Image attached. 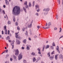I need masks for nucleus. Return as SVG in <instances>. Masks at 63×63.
Wrapping results in <instances>:
<instances>
[{
  "label": "nucleus",
  "mask_w": 63,
  "mask_h": 63,
  "mask_svg": "<svg viewBox=\"0 0 63 63\" xmlns=\"http://www.w3.org/2000/svg\"><path fill=\"white\" fill-rule=\"evenodd\" d=\"M20 7L17 6H16L14 7L12 11V14L16 16L18 15L20 12Z\"/></svg>",
  "instance_id": "1"
},
{
  "label": "nucleus",
  "mask_w": 63,
  "mask_h": 63,
  "mask_svg": "<svg viewBox=\"0 0 63 63\" xmlns=\"http://www.w3.org/2000/svg\"><path fill=\"white\" fill-rule=\"evenodd\" d=\"M18 33H15L16 38H18V39H21V37L19 36V35H18Z\"/></svg>",
  "instance_id": "2"
},
{
  "label": "nucleus",
  "mask_w": 63,
  "mask_h": 63,
  "mask_svg": "<svg viewBox=\"0 0 63 63\" xmlns=\"http://www.w3.org/2000/svg\"><path fill=\"white\" fill-rule=\"evenodd\" d=\"M15 51V52L16 55H18L19 54V51L18 49H15L14 50Z\"/></svg>",
  "instance_id": "3"
},
{
  "label": "nucleus",
  "mask_w": 63,
  "mask_h": 63,
  "mask_svg": "<svg viewBox=\"0 0 63 63\" xmlns=\"http://www.w3.org/2000/svg\"><path fill=\"white\" fill-rule=\"evenodd\" d=\"M18 60H20L22 58V55H21V54H20V55L18 56Z\"/></svg>",
  "instance_id": "4"
},
{
  "label": "nucleus",
  "mask_w": 63,
  "mask_h": 63,
  "mask_svg": "<svg viewBox=\"0 0 63 63\" xmlns=\"http://www.w3.org/2000/svg\"><path fill=\"white\" fill-rule=\"evenodd\" d=\"M5 3L7 5H8L9 4V2L7 1V0H5Z\"/></svg>",
  "instance_id": "5"
},
{
  "label": "nucleus",
  "mask_w": 63,
  "mask_h": 63,
  "mask_svg": "<svg viewBox=\"0 0 63 63\" xmlns=\"http://www.w3.org/2000/svg\"><path fill=\"white\" fill-rule=\"evenodd\" d=\"M32 22H31V23L30 24V25H29V24H28V27L29 28H31V27H32Z\"/></svg>",
  "instance_id": "6"
},
{
  "label": "nucleus",
  "mask_w": 63,
  "mask_h": 63,
  "mask_svg": "<svg viewBox=\"0 0 63 63\" xmlns=\"http://www.w3.org/2000/svg\"><path fill=\"white\" fill-rule=\"evenodd\" d=\"M16 42L18 45H19L20 43V42L18 40H16Z\"/></svg>",
  "instance_id": "7"
},
{
  "label": "nucleus",
  "mask_w": 63,
  "mask_h": 63,
  "mask_svg": "<svg viewBox=\"0 0 63 63\" xmlns=\"http://www.w3.org/2000/svg\"><path fill=\"white\" fill-rule=\"evenodd\" d=\"M54 58V56H51L50 57V60H52Z\"/></svg>",
  "instance_id": "8"
},
{
  "label": "nucleus",
  "mask_w": 63,
  "mask_h": 63,
  "mask_svg": "<svg viewBox=\"0 0 63 63\" xmlns=\"http://www.w3.org/2000/svg\"><path fill=\"white\" fill-rule=\"evenodd\" d=\"M59 55L58 54L57 55H55V58L56 60H57V56H58Z\"/></svg>",
  "instance_id": "9"
},
{
  "label": "nucleus",
  "mask_w": 63,
  "mask_h": 63,
  "mask_svg": "<svg viewBox=\"0 0 63 63\" xmlns=\"http://www.w3.org/2000/svg\"><path fill=\"white\" fill-rule=\"evenodd\" d=\"M29 7H30L32 6V5L31 4V2H30L29 4Z\"/></svg>",
  "instance_id": "10"
},
{
  "label": "nucleus",
  "mask_w": 63,
  "mask_h": 63,
  "mask_svg": "<svg viewBox=\"0 0 63 63\" xmlns=\"http://www.w3.org/2000/svg\"><path fill=\"white\" fill-rule=\"evenodd\" d=\"M49 47V45H48L46 46V49H47V48H48Z\"/></svg>",
  "instance_id": "11"
},
{
  "label": "nucleus",
  "mask_w": 63,
  "mask_h": 63,
  "mask_svg": "<svg viewBox=\"0 0 63 63\" xmlns=\"http://www.w3.org/2000/svg\"><path fill=\"white\" fill-rule=\"evenodd\" d=\"M49 11V9H48V10H47L46 9H44L43 10V11Z\"/></svg>",
  "instance_id": "12"
},
{
  "label": "nucleus",
  "mask_w": 63,
  "mask_h": 63,
  "mask_svg": "<svg viewBox=\"0 0 63 63\" xmlns=\"http://www.w3.org/2000/svg\"><path fill=\"white\" fill-rule=\"evenodd\" d=\"M23 9L24 11H25V13H26V8H25V7H23Z\"/></svg>",
  "instance_id": "13"
},
{
  "label": "nucleus",
  "mask_w": 63,
  "mask_h": 63,
  "mask_svg": "<svg viewBox=\"0 0 63 63\" xmlns=\"http://www.w3.org/2000/svg\"><path fill=\"white\" fill-rule=\"evenodd\" d=\"M26 39H24V40L23 41V42L24 44H26Z\"/></svg>",
  "instance_id": "14"
},
{
  "label": "nucleus",
  "mask_w": 63,
  "mask_h": 63,
  "mask_svg": "<svg viewBox=\"0 0 63 63\" xmlns=\"http://www.w3.org/2000/svg\"><path fill=\"white\" fill-rule=\"evenodd\" d=\"M59 57L61 58H63V56L61 54L59 55Z\"/></svg>",
  "instance_id": "15"
},
{
  "label": "nucleus",
  "mask_w": 63,
  "mask_h": 63,
  "mask_svg": "<svg viewBox=\"0 0 63 63\" xmlns=\"http://www.w3.org/2000/svg\"><path fill=\"white\" fill-rule=\"evenodd\" d=\"M31 55H32L33 56H34L35 55V54L34 52H33L31 53Z\"/></svg>",
  "instance_id": "16"
},
{
  "label": "nucleus",
  "mask_w": 63,
  "mask_h": 63,
  "mask_svg": "<svg viewBox=\"0 0 63 63\" xmlns=\"http://www.w3.org/2000/svg\"><path fill=\"white\" fill-rule=\"evenodd\" d=\"M39 5H35L36 9H37V8H38V9H39Z\"/></svg>",
  "instance_id": "17"
},
{
  "label": "nucleus",
  "mask_w": 63,
  "mask_h": 63,
  "mask_svg": "<svg viewBox=\"0 0 63 63\" xmlns=\"http://www.w3.org/2000/svg\"><path fill=\"white\" fill-rule=\"evenodd\" d=\"M24 5H27V2L26 1H25L24 3Z\"/></svg>",
  "instance_id": "18"
},
{
  "label": "nucleus",
  "mask_w": 63,
  "mask_h": 63,
  "mask_svg": "<svg viewBox=\"0 0 63 63\" xmlns=\"http://www.w3.org/2000/svg\"><path fill=\"white\" fill-rule=\"evenodd\" d=\"M5 34H7V30H6L5 31Z\"/></svg>",
  "instance_id": "19"
},
{
  "label": "nucleus",
  "mask_w": 63,
  "mask_h": 63,
  "mask_svg": "<svg viewBox=\"0 0 63 63\" xmlns=\"http://www.w3.org/2000/svg\"><path fill=\"white\" fill-rule=\"evenodd\" d=\"M51 25V22H49L48 24V26H50V25Z\"/></svg>",
  "instance_id": "20"
},
{
  "label": "nucleus",
  "mask_w": 63,
  "mask_h": 63,
  "mask_svg": "<svg viewBox=\"0 0 63 63\" xmlns=\"http://www.w3.org/2000/svg\"><path fill=\"white\" fill-rule=\"evenodd\" d=\"M50 52H49L47 54V55H48L49 57H50Z\"/></svg>",
  "instance_id": "21"
},
{
  "label": "nucleus",
  "mask_w": 63,
  "mask_h": 63,
  "mask_svg": "<svg viewBox=\"0 0 63 63\" xmlns=\"http://www.w3.org/2000/svg\"><path fill=\"white\" fill-rule=\"evenodd\" d=\"M33 62H35V61H36V59L35 58H34L33 59Z\"/></svg>",
  "instance_id": "22"
},
{
  "label": "nucleus",
  "mask_w": 63,
  "mask_h": 63,
  "mask_svg": "<svg viewBox=\"0 0 63 63\" xmlns=\"http://www.w3.org/2000/svg\"><path fill=\"white\" fill-rule=\"evenodd\" d=\"M8 24H11V22L10 21H9L8 22Z\"/></svg>",
  "instance_id": "23"
},
{
  "label": "nucleus",
  "mask_w": 63,
  "mask_h": 63,
  "mask_svg": "<svg viewBox=\"0 0 63 63\" xmlns=\"http://www.w3.org/2000/svg\"><path fill=\"white\" fill-rule=\"evenodd\" d=\"M30 49V48H29V47L28 46H27V50H29Z\"/></svg>",
  "instance_id": "24"
},
{
  "label": "nucleus",
  "mask_w": 63,
  "mask_h": 63,
  "mask_svg": "<svg viewBox=\"0 0 63 63\" xmlns=\"http://www.w3.org/2000/svg\"><path fill=\"white\" fill-rule=\"evenodd\" d=\"M25 7L26 9H27V8H28V5H26Z\"/></svg>",
  "instance_id": "25"
},
{
  "label": "nucleus",
  "mask_w": 63,
  "mask_h": 63,
  "mask_svg": "<svg viewBox=\"0 0 63 63\" xmlns=\"http://www.w3.org/2000/svg\"><path fill=\"white\" fill-rule=\"evenodd\" d=\"M25 35H28V32H27V31H26V33H25Z\"/></svg>",
  "instance_id": "26"
},
{
  "label": "nucleus",
  "mask_w": 63,
  "mask_h": 63,
  "mask_svg": "<svg viewBox=\"0 0 63 63\" xmlns=\"http://www.w3.org/2000/svg\"><path fill=\"white\" fill-rule=\"evenodd\" d=\"M52 45L54 47H55V43H54V42H53V43Z\"/></svg>",
  "instance_id": "27"
},
{
  "label": "nucleus",
  "mask_w": 63,
  "mask_h": 63,
  "mask_svg": "<svg viewBox=\"0 0 63 63\" xmlns=\"http://www.w3.org/2000/svg\"><path fill=\"white\" fill-rule=\"evenodd\" d=\"M56 49L57 50H59V47H58V46H57Z\"/></svg>",
  "instance_id": "28"
},
{
  "label": "nucleus",
  "mask_w": 63,
  "mask_h": 63,
  "mask_svg": "<svg viewBox=\"0 0 63 63\" xmlns=\"http://www.w3.org/2000/svg\"><path fill=\"white\" fill-rule=\"evenodd\" d=\"M50 27H49V26H48V27H46V28H44V29H48V28H49Z\"/></svg>",
  "instance_id": "29"
},
{
  "label": "nucleus",
  "mask_w": 63,
  "mask_h": 63,
  "mask_svg": "<svg viewBox=\"0 0 63 63\" xmlns=\"http://www.w3.org/2000/svg\"><path fill=\"white\" fill-rule=\"evenodd\" d=\"M7 28V26H4V29L5 30H6V28Z\"/></svg>",
  "instance_id": "30"
},
{
  "label": "nucleus",
  "mask_w": 63,
  "mask_h": 63,
  "mask_svg": "<svg viewBox=\"0 0 63 63\" xmlns=\"http://www.w3.org/2000/svg\"><path fill=\"white\" fill-rule=\"evenodd\" d=\"M57 2L59 3V4H60V0H58Z\"/></svg>",
  "instance_id": "31"
},
{
  "label": "nucleus",
  "mask_w": 63,
  "mask_h": 63,
  "mask_svg": "<svg viewBox=\"0 0 63 63\" xmlns=\"http://www.w3.org/2000/svg\"><path fill=\"white\" fill-rule=\"evenodd\" d=\"M34 3H35V1H34L33 2V5H32L33 7H34Z\"/></svg>",
  "instance_id": "32"
},
{
  "label": "nucleus",
  "mask_w": 63,
  "mask_h": 63,
  "mask_svg": "<svg viewBox=\"0 0 63 63\" xmlns=\"http://www.w3.org/2000/svg\"><path fill=\"white\" fill-rule=\"evenodd\" d=\"M17 30H20V29H19V27H17Z\"/></svg>",
  "instance_id": "33"
},
{
  "label": "nucleus",
  "mask_w": 63,
  "mask_h": 63,
  "mask_svg": "<svg viewBox=\"0 0 63 63\" xmlns=\"http://www.w3.org/2000/svg\"><path fill=\"white\" fill-rule=\"evenodd\" d=\"M13 20L14 21H16V19H15V17H14Z\"/></svg>",
  "instance_id": "34"
},
{
  "label": "nucleus",
  "mask_w": 63,
  "mask_h": 63,
  "mask_svg": "<svg viewBox=\"0 0 63 63\" xmlns=\"http://www.w3.org/2000/svg\"><path fill=\"white\" fill-rule=\"evenodd\" d=\"M23 62L24 63H26V61L25 60H23Z\"/></svg>",
  "instance_id": "35"
},
{
  "label": "nucleus",
  "mask_w": 63,
  "mask_h": 63,
  "mask_svg": "<svg viewBox=\"0 0 63 63\" xmlns=\"http://www.w3.org/2000/svg\"><path fill=\"white\" fill-rule=\"evenodd\" d=\"M10 30H8V35H9V34H10Z\"/></svg>",
  "instance_id": "36"
},
{
  "label": "nucleus",
  "mask_w": 63,
  "mask_h": 63,
  "mask_svg": "<svg viewBox=\"0 0 63 63\" xmlns=\"http://www.w3.org/2000/svg\"><path fill=\"white\" fill-rule=\"evenodd\" d=\"M2 12H3V13L5 15V11H4V10H3L2 11Z\"/></svg>",
  "instance_id": "37"
},
{
  "label": "nucleus",
  "mask_w": 63,
  "mask_h": 63,
  "mask_svg": "<svg viewBox=\"0 0 63 63\" xmlns=\"http://www.w3.org/2000/svg\"><path fill=\"white\" fill-rule=\"evenodd\" d=\"M62 31V29H61V28H60V31H59V32H61Z\"/></svg>",
  "instance_id": "38"
},
{
  "label": "nucleus",
  "mask_w": 63,
  "mask_h": 63,
  "mask_svg": "<svg viewBox=\"0 0 63 63\" xmlns=\"http://www.w3.org/2000/svg\"><path fill=\"white\" fill-rule=\"evenodd\" d=\"M37 50L38 51H41V50L40 49V48H38L37 49Z\"/></svg>",
  "instance_id": "39"
},
{
  "label": "nucleus",
  "mask_w": 63,
  "mask_h": 63,
  "mask_svg": "<svg viewBox=\"0 0 63 63\" xmlns=\"http://www.w3.org/2000/svg\"><path fill=\"white\" fill-rule=\"evenodd\" d=\"M22 30L23 31H24L25 30V28H22Z\"/></svg>",
  "instance_id": "40"
},
{
  "label": "nucleus",
  "mask_w": 63,
  "mask_h": 63,
  "mask_svg": "<svg viewBox=\"0 0 63 63\" xmlns=\"http://www.w3.org/2000/svg\"><path fill=\"white\" fill-rule=\"evenodd\" d=\"M4 33V31H2V34L3 35Z\"/></svg>",
  "instance_id": "41"
},
{
  "label": "nucleus",
  "mask_w": 63,
  "mask_h": 63,
  "mask_svg": "<svg viewBox=\"0 0 63 63\" xmlns=\"http://www.w3.org/2000/svg\"><path fill=\"white\" fill-rule=\"evenodd\" d=\"M54 51H53V52L51 53V54H54Z\"/></svg>",
  "instance_id": "42"
},
{
  "label": "nucleus",
  "mask_w": 63,
  "mask_h": 63,
  "mask_svg": "<svg viewBox=\"0 0 63 63\" xmlns=\"http://www.w3.org/2000/svg\"><path fill=\"white\" fill-rule=\"evenodd\" d=\"M38 53L40 54H41V51H40L38 52Z\"/></svg>",
  "instance_id": "43"
},
{
  "label": "nucleus",
  "mask_w": 63,
  "mask_h": 63,
  "mask_svg": "<svg viewBox=\"0 0 63 63\" xmlns=\"http://www.w3.org/2000/svg\"><path fill=\"white\" fill-rule=\"evenodd\" d=\"M13 57H14V59H16V56H14Z\"/></svg>",
  "instance_id": "44"
},
{
  "label": "nucleus",
  "mask_w": 63,
  "mask_h": 63,
  "mask_svg": "<svg viewBox=\"0 0 63 63\" xmlns=\"http://www.w3.org/2000/svg\"><path fill=\"white\" fill-rule=\"evenodd\" d=\"M14 45H13L12 46V49H13L14 48Z\"/></svg>",
  "instance_id": "45"
},
{
  "label": "nucleus",
  "mask_w": 63,
  "mask_h": 63,
  "mask_svg": "<svg viewBox=\"0 0 63 63\" xmlns=\"http://www.w3.org/2000/svg\"><path fill=\"white\" fill-rule=\"evenodd\" d=\"M18 24L17 22H16V25H17H17H18Z\"/></svg>",
  "instance_id": "46"
},
{
  "label": "nucleus",
  "mask_w": 63,
  "mask_h": 63,
  "mask_svg": "<svg viewBox=\"0 0 63 63\" xmlns=\"http://www.w3.org/2000/svg\"><path fill=\"white\" fill-rule=\"evenodd\" d=\"M51 49H53V48H54L52 46H51Z\"/></svg>",
  "instance_id": "47"
},
{
  "label": "nucleus",
  "mask_w": 63,
  "mask_h": 63,
  "mask_svg": "<svg viewBox=\"0 0 63 63\" xmlns=\"http://www.w3.org/2000/svg\"><path fill=\"white\" fill-rule=\"evenodd\" d=\"M10 60L11 61H13V59L12 58H11L10 59Z\"/></svg>",
  "instance_id": "48"
},
{
  "label": "nucleus",
  "mask_w": 63,
  "mask_h": 63,
  "mask_svg": "<svg viewBox=\"0 0 63 63\" xmlns=\"http://www.w3.org/2000/svg\"><path fill=\"white\" fill-rule=\"evenodd\" d=\"M63 36H61L59 38V39H61V38H63Z\"/></svg>",
  "instance_id": "49"
},
{
  "label": "nucleus",
  "mask_w": 63,
  "mask_h": 63,
  "mask_svg": "<svg viewBox=\"0 0 63 63\" xmlns=\"http://www.w3.org/2000/svg\"><path fill=\"white\" fill-rule=\"evenodd\" d=\"M40 27H40V26H37L38 28H40Z\"/></svg>",
  "instance_id": "50"
},
{
  "label": "nucleus",
  "mask_w": 63,
  "mask_h": 63,
  "mask_svg": "<svg viewBox=\"0 0 63 63\" xmlns=\"http://www.w3.org/2000/svg\"><path fill=\"white\" fill-rule=\"evenodd\" d=\"M54 30H56L57 29L56 28H55L54 29Z\"/></svg>",
  "instance_id": "51"
},
{
  "label": "nucleus",
  "mask_w": 63,
  "mask_h": 63,
  "mask_svg": "<svg viewBox=\"0 0 63 63\" xmlns=\"http://www.w3.org/2000/svg\"><path fill=\"white\" fill-rule=\"evenodd\" d=\"M8 50H7L6 51V53H7L8 52Z\"/></svg>",
  "instance_id": "52"
},
{
  "label": "nucleus",
  "mask_w": 63,
  "mask_h": 63,
  "mask_svg": "<svg viewBox=\"0 0 63 63\" xmlns=\"http://www.w3.org/2000/svg\"><path fill=\"white\" fill-rule=\"evenodd\" d=\"M2 11V9H1V8H0V12H1Z\"/></svg>",
  "instance_id": "53"
},
{
  "label": "nucleus",
  "mask_w": 63,
  "mask_h": 63,
  "mask_svg": "<svg viewBox=\"0 0 63 63\" xmlns=\"http://www.w3.org/2000/svg\"><path fill=\"white\" fill-rule=\"evenodd\" d=\"M58 15H56V18H57H57H58Z\"/></svg>",
  "instance_id": "54"
},
{
  "label": "nucleus",
  "mask_w": 63,
  "mask_h": 63,
  "mask_svg": "<svg viewBox=\"0 0 63 63\" xmlns=\"http://www.w3.org/2000/svg\"><path fill=\"white\" fill-rule=\"evenodd\" d=\"M29 40H30V41H31V38H29Z\"/></svg>",
  "instance_id": "55"
},
{
  "label": "nucleus",
  "mask_w": 63,
  "mask_h": 63,
  "mask_svg": "<svg viewBox=\"0 0 63 63\" xmlns=\"http://www.w3.org/2000/svg\"><path fill=\"white\" fill-rule=\"evenodd\" d=\"M9 56V54H8L6 55V57H8V56Z\"/></svg>",
  "instance_id": "56"
},
{
  "label": "nucleus",
  "mask_w": 63,
  "mask_h": 63,
  "mask_svg": "<svg viewBox=\"0 0 63 63\" xmlns=\"http://www.w3.org/2000/svg\"><path fill=\"white\" fill-rule=\"evenodd\" d=\"M36 16H38L39 15H38V13H36Z\"/></svg>",
  "instance_id": "57"
},
{
  "label": "nucleus",
  "mask_w": 63,
  "mask_h": 63,
  "mask_svg": "<svg viewBox=\"0 0 63 63\" xmlns=\"http://www.w3.org/2000/svg\"><path fill=\"white\" fill-rule=\"evenodd\" d=\"M37 12H39V9H38V10H37Z\"/></svg>",
  "instance_id": "58"
},
{
  "label": "nucleus",
  "mask_w": 63,
  "mask_h": 63,
  "mask_svg": "<svg viewBox=\"0 0 63 63\" xmlns=\"http://www.w3.org/2000/svg\"><path fill=\"white\" fill-rule=\"evenodd\" d=\"M22 49H24V47H22Z\"/></svg>",
  "instance_id": "59"
},
{
  "label": "nucleus",
  "mask_w": 63,
  "mask_h": 63,
  "mask_svg": "<svg viewBox=\"0 0 63 63\" xmlns=\"http://www.w3.org/2000/svg\"><path fill=\"white\" fill-rule=\"evenodd\" d=\"M58 53H60V51H59V50H58Z\"/></svg>",
  "instance_id": "60"
},
{
  "label": "nucleus",
  "mask_w": 63,
  "mask_h": 63,
  "mask_svg": "<svg viewBox=\"0 0 63 63\" xmlns=\"http://www.w3.org/2000/svg\"><path fill=\"white\" fill-rule=\"evenodd\" d=\"M3 8H5V7H6V6H5V5H3Z\"/></svg>",
  "instance_id": "61"
},
{
  "label": "nucleus",
  "mask_w": 63,
  "mask_h": 63,
  "mask_svg": "<svg viewBox=\"0 0 63 63\" xmlns=\"http://www.w3.org/2000/svg\"><path fill=\"white\" fill-rule=\"evenodd\" d=\"M47 23H46V26H47Z\"/></svg>",
  "instance_id": "62"
},
{
  "label": "nucleus",
  "mask_w": 63,
  "mask_h": 63,
  "mask_svg": "<svg viewBox=\"0 0 63 63\" xmlns=\"http://www.w3.org/2000/svg\"><path fill=\"white\" fill-rule=\"evenodd\" d=\"M10 39V37H9L8 36L7 37V39Z\"/></svg>",
  "instance_id": "63"
},
{
  "label": "nucleus",
  "mask_w": 63,
  "mask_h": 63,
  "mask_svg": "<svg viewBox=\"0 0 63 63\" xmlns=\"http://www.w3.org/2000/svg\"><path fill=\"white\" fill-rule=\"evenodd\" d=\"M8 41H9V42H11V40H9Z\"/></svg>",
  "instance_id": "64"
}]
</instances>
